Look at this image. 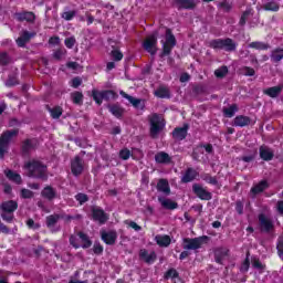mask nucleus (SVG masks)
<instances>
[{
  "mask_svg": "<svg viewBox=\"0 0 283 283\" xmlns=\"http://www.w3.org/2000/svg\"><path fill=\"white\" fill-rule=\"evenodd\" d=\"M46 109L50 113L51 118H53L54 120H59V118L63 116V107L61 106H55L53 108L50 106H46Z\"/></svg>",
  "mask_w": 283,
  "mask_h": 283,
  "instance_id": "obj_35",
  "label": "nucleus"
},
{
  "mask_svg": "<svg viewBox=\"0 0 283 283\" xmlns=\"http://www.w3.org/2000/svg\"><path fill=\"white\" fill-rule=\"evenodd\" d=\"M29 171L30 178H36L38 180H48V166L39 160L28 161L24 165Z\"/></svg>",
  "mask_w": 283,
  "mask_h": 283,
  "instance_id": "obj_1",
  "label": "nucleus"
},
{
  "mask_svg": "<svg viewBox=\"0 0 283 283\" xmlns=\"http://www.w3.org/2000/svg\"><path fill=\"white\" fill-rule=\"evenodd\" d=\"M39 147V139L38 138H25L22 140L20 146V153L22 158H30V154L34 151Z\"/></svg>",
  "mask_w": 283,
  "mask_h": 283,
  "instance_id": "obj_7",
  "label": "nucleus"
},
{
  "mask_svg": "<svg viewBox=\"0 0 283 283\" xmlns=\"http://www.w3.org/2000/svg\"><path fill=\"white\" fill-rule=\"evenodd\" d=\"M102 94V101H116L118 98V93H116L114 90H104L101 91Z\"/></svg>",
  "mask_w": 283,
  "mask_h": 283,
  "instance_id": "obj_34",
  "label": "nucleus"
},
{
  "mask_svg": "<svg viewBox=\"0 0 283 283\" xmlns=\"http://www.w3.org/2000/svg\"><path fill=\"white\" fill-rule=\"evenodd\" d=\"M157 191L169 196V193H171V187H169V181L167 179H159L157 182Z\"/></svg>",
  "mask_w": 283,
  "mask_h": 283,
  "instance_id": "obj_30",
  "label": "nucleus"
},
{
  "mask_svg": "<svg viewBox=\"0 0 283 283\" xmlns=\"http://www.w3.org/2000/svg\"><path fill=\"white\" fill-rule=\"evenodd\" d=\"M252 120L251 117L247 115H238L233 119V126L234 127H249L251 125Z\"/></svg>",
  "mask_w": 283,
  "mask_h": 283,
  "instance_id": "obj_25",
  "label": "nucleus"
},
{
  "mask_svg": "<svg viewBox=\"0 0 283 283\" xmlns=\"http://www.w3.org/2000/svg\"><path fill=\"white\" fill-rule=\"evenodd\" d=\"M0 216H1V219L4 222H8L9 224H12V222L14 221V212L2 211Z\"/></svg>",
  "mask_w": 283,
  "mask_h": 283,
  "instance_id": "obj_50",
  "label": "nucleus"
},
{
  "mask_svg": "<svg viewBox=\"0 0 283 283\" xmlns=\"http://www.w3.org/2000/svg\"><path fill=\"white\" fill-rule=\"evenodd\" d=\"M188 132H189V124H184L182 127H176L172 130V138L175 140H185V138H187Z\"/></svg>",
  "mask_w": 283,
  "mask_h": 283,
  "instance_id": "obj_21",
  "label": "nucleus"
},
{
  "mask_svg": "<svg viewBox=\"0 0 283 283\" xmlns=\"http://www.w3.org/2000/svg\"><path fill=\"white\" fill-rule=\"evenodd\" d=\"M251 253L247 252L244 261L241 263L240 271L241 273H249V269L251 268Z\"/></svg>",
  "mask_w": 283,
  "mask_h": 283,
  "instance_id": "obj_41",
  "label": "nucleus"
},
{
  "mask_svg": "<svg viewBox=\"0 0 283 283\" xmlns=\"http://www.w3.org/2000/svg\"><path fill=\"white\" fill-rule=\"evenodd\" d=\"M81 85H83V80L80 76L73 77L71 80V87H73L74 90H78Z\"/></svg>",
  "mask_w": 283,
  "mask_h": 283,
  "instance_id": "obj_62",
  "label": "nucleus"
},
{
  "mask_svg": "<svg viewBox=\"0 0 283 283\" xmlns=\"http://www.w3.org/2000/svg\"><path fill=\"white\" fill-rule=\"evenodd\" d=\"M108 112L118 120H123V116H125V108L120 106V104H108Z\"/></svg>",
  "mask_w": 283,
  "mask_h": 283,
  "instance_id": "obj_18",
  "label": "nucleus"
},
{
  "mask_svg": "<svg viewBox=\"0 0 283 283\" xmlns=\"http://www.w3.org/2000/svg\"><path fill=\"white\" fill-rule=\"evenodd\" d=\"M92 98H93V101H95V103H96L97 105H103V97H102L101 91H98V90H93V91H92Z\"/></svg>",
  "mask_w": 283,
  "mask_h": 283,
  "instance_id": "obj_52",
  "label": "nucleus"
},
{
  "mask_svg": "<svg viewBox=\"0 0 283 283\" xmlns=\"http://www.w3.org/2000/svg\"><path fill=\"white\" fill-rule=\"evenodd\" d=\"M92 211V219L94 222H98L99 224H105L109 220V216L105 212V210L101 208L93 207Z\"/></svg>",
  "mask_w": 283,
  "mask_h": 283,
  "instance_id": "obj_14",
  "label": "nucleus"
},
{
  "mask_svg": "<svg viewBox=\"0 0 283 283\" xmlns=\"http://www.w3.org/2000/svg\"><path fill=\"white\" fill-rule=\"evenodd\" d=\"M19 136V128L4 130L0 136V158H6V154L10 149V143H12V138H17Z\"/></svg>",
  "mask_w": 283,
  "mask_h": 283,
  "instance_id": "obj_4",
  "label": "nucleus"
},
{
  "mask_svg": "<svg viewBox=\"0 0 283 283\" xmlns=\"http://www.w3.org/2000/svg\"><path fill=\"white\" fill-rule=\"evenodd\" d=\"M104 248L101 243H94L93 245V253L95 255H103Z\"/></svg>",
  "mask_w": 283,
  "mask_h": 283,
  "instance_id": "obj_64",
  "label": "nucleus"
},
{
  "mask_svg": "<svg viewBox=\"0 0 283 283\" xmlns=\"http://www.w3.org/2000/svg\"><path fill=\"white\" fill-rule=\"evenodd\" d=\"M111 56L114 61H123V52H120V50L118 49H114L112 52H111Z\"/></svg>",
  "mask_w": 283,
  "mask_h": 283,
  "instance_id": "obj_59",
  "label": "nucleus"
},
{
  "mask_svg": "<svg viewBox=\"0 0 283 283\" xmlns=\"http://www.w3.org/2000/svg\"><path fill=\"white\" fill-rule=\"evenodd\" d=\"M149 136L150 138H158V134L163 132L167 125L165 118L158 115V113H154L149 118Z\"/></svg>",
  "mask_w": 283,
  "mask_h": 283,
  "instance_id": "obj_3",
  "label": "nucleus"
},
{
  "mask_svg": "<svg viewBox=\"0 0 283 283\" xmlns=\"http://www.w3.org/2000/svg\"><path fill=\"white\" fill-rule=\"evenodd\" d=\"M179 275L178 270L172 268L165 273V279L169 280V277H171V280H176V277H179Z\"/></svg>",
  "mask_w": 283,
  "mask_h": 283,
  "instance_id": "obj_55",
  "label": "nucleus"
},
{
  "mask_svg": "<svg viewBox=\"0 0 283 283\" xmlns=\"http://www.w3.org/2000/svg\"><path fill=\"white\" fill-rule=\"evenodd\" d=\"M209 240L210 238L208 235L185 238L182 249H185V251H198V249H202V244H208Z\"/></svg>",
  "mask_w": 283,
  "mask_h": 283,
  "instance_id": "obj_5",
  "label": "nucleus"
},
{
  "mask_svg": "<svg viewBox=\"0 0 283 283\" xmlns=\"http://www.w3.org/2000/svg\"><path fill=\"white\" fill-rule=\"evenodd\" d=\"M27 43H30L31 39H34L36 36V33L30 32V31H23L20 35Z\"/></svg>",
  "mask_w": 283,
  "mask_h": 283,
  "instance_id": "obj_61",
  "label": "nucleus"
},
{
  "mask_svg": "<svg viewBox=\"0 0 283 283\" xmlns=\"http://www.w3.org/2000/svg\"><path fill=\"white\" fill-rule=\"evenodd\" d=\"M85 171V161H83V158L81 156H75L71 160V174H73L75 177L81 176Z\"/></svg>",
  "mask_w": 283,
  "mask_h": 283,
  "instance_id": "obj_11",
  "label": "nucleus"
},
{
  "mask_svg": "<svg viewBox=\"0 0 283 283\" xmlns=\"http://www.w3.org/2000/svg\"><path fill=\"white\" fill-rule=\"evenodd\" d=\"M198 178V172L193 168H187L186 172L184 174L181 178V182L187 184V182H193Z\"/></svg>",
  "mask_w": 283,
  "mask_h": 283,
  "instance_id": "obj_29",
  "label": "nucleus"
},
{
  "mask_svg": "<svg viewBox=\"0 0 283 283\" xmlns=\"http://www.w3.org/2000/svg\"><path fill=\"white\" fill-rule=\"evenodd\" d=\"M283 85L279 84L276 86L268 87L263 91V94L265 96H269L270 98H277L282 94Z\"/></svg>",
  "mask_w": 283,
  "mask_h": 283,
  "instance_id": "obj_26",
  "label": "nucleus"
},
{
  "mask_svg": "<svg viewBox=\"0 0 283 283\" xmlns=\"http://www.w3.org/2000/svg\"><path fill=\"white\" fill-rule=\"evenodd\" d=\"M75 200L80 205H85V202L90 201V197L86 193L80 192V193L75 195Z\"/></svg>",
  "mask_w": 283,
  "mask_h": 283,
  "instance_id": "obj_53",
  "label": "nucleus"
},
{
  "mask_svg": "<svg viewBox=\"0 0 283 283\" xmlns=\"http://www.w3.org/2000/svg\"><path fill=\"white\" fill-rule=\"evenodd\" d=\"M119 94L123 98H126L135 109H145V99L136 98L125 91H119Z\"/></svg>",
  "mask_w": 283,
  "mask_h": 283,
  "instance_id": "obj_16",
  "label": "nucleus"
},
{
  "mask_svg": "<svg viewBox=\"0 0 283 283\" xmlns=\"http://www.w3.org/2000/svg\"><path fill=\"white\" fill-rule=\"evenodd\" d=\"M155 163L158 165H169L171 163V156L165 151H159L155 155Z\"/></svg>",
  "mask_w": 283,
  "mask_h": 283,
  "instance_id": "obj_27",
  "label": "nucleus"
},
{
  "mask_svg": "<svg viewBox=\"0 0 283 283\" xmlns=\"http://www.w3.org/2000/svg\"><path fill=\"white\" fill-rule=\"evenodd\" d=\"M143 49L151 56H156V52H158V32L148 35L144 40Z\"/></svg>",
  "mask_w": 283,
  "mask_h": 283,
  "instance_id": "obj_8",
  "label": "nucleus"
},
{
  "mask_svg": "<svg viewBox=\"0 0 283 283\" xmlns=\"http://www.w3.org/2000/svg\"><path fill=\"white\" fill-rule=\"evenodd\" d=\"M42 198H45V200H49L52 202V200H55V198H60L59 192H56V189L52 186H46L41 191Z\"/></svg>",
  "mask_w": 283,
  "mask_h": 283,
  "instance_id": "obj_22",
  "label": "nucleus"
},
{
  "mask_svg": "<svg viewBox=\"0 0 283 283\" xmlns=\"http://www.w3.org/2000/svg\"><path fill=\"white\" fill-rule=\"evenodd\" d=\"M192 193L199 198V200L209 201L213 198V195L209 192L202 185L193 184L192 185Z\"/></svg>",
  "mask_w": 283,
  "mask_h": 283,
  "instance_id": "obj_12",
  "label": "nucleus"
},
{
  "mask_svg": "<svg viewBox=\"0 0 283 283\" xmlns=\"http://www.w3.org/2000/svg\"><path fill=\"white\" fill-rule=\"evenodd\" d=\"M154 95L157 98H171V91L165 86H159L155 92Z\"/></svg>",
  "mask_w": 283,
  "mask_h": 283,
  "instance_id": "obj_33",
  "label": "nucleus"
},
{
  "mask_svg": "<svg viewBox=\"0 0 283 283\" xmlns=\"http://www.w3.org/2000/svg\"><path fill=\"white\" fill-rule=\"evenodd\" d=\"M159 202L164 209H167L168 211H174L178 209V202L171 200V199H163L159 198Z\"/></svg>",
  "mask_w": 283,
  "mask_h": 283,
  "instance_id": "obj_32",
  "label": "nucleus"
},
{
  "mask_svg": "<svg viewBox=\"0 0 283 283\" xmlns=\"http://www.w3.org/2000/svg\"><path fill=\"white\" fill-rule=\"evenodd\" d=\"M248 48H251V50L266 51L271 48V45H269V43L266 42L254 41V42H251L248 45Z\"/></svg>",
  "mask_w": 283,
  "mask_h": 283,
  "instance_id": "obj_39",
  "label": "nucleus"
},
{
  "mask_svg": "<svg viewBox=\"0 0 283 283\" xmlns=\"http://www.w3.org/2000/svg\"><path fill=\"white\" fill-rule=\"evenodd\" d=\"M20 197L23 198V200H31V198H34V191L22 188L20 190Z\"/></svg>",
  "mask_w": 283,
  "mask_h": 283,
  "instance_id": "obj_49",
  "label": "nucleus"
},
{
  "mask_svg": "<svg viewBox=\"0 0 283 283\" xmlns=\"http://www.w3.org/2000/svg\"><path fill=\"white\" fill-rule=\"evenodd\" d=\"M178 41L176 40V35L171 32V29H166V40L163 43L161 56H169L172 50L176 48Z\"/></svg>",
  "mask_w": 283,
  "mask_h": 283,
  "instance_id": "obj_6",
  "label": "nucleus"
},
{
  "mask_svg": "<svg viewBox=\"0 0 283 283\" xmlns=\"http://www.w3.org/2000/svg\"><path fill=\"white\" fill-rule=\"evenodd\" d=\"M4 176L6 178H8V180H11V182H15V185H21V182H23L21 175H19L18 172H14L13 170H10V169L4 170Z\"/></svg>",
  "mask_w": 283,
  "mask_h": 283,
  "instance_id": "obj_31",
  "label": "nucleus"
},
{
  "mask_svg": "<svg viewBox=\"0 0 283 283\" xmlns=\"http://www.w3.org/2000/svg\"><path fill=\"white\" fill-rule=\"evenodd\" d=\"M15 17L20 23H23V21H27V23H34L36 21V14L32 11L18 12L15 13Z\"/></svg>",
  "mask_w": 283,
  "mask_h": 283,
  "instance_id": "obj_19",
  "label": "nucleus"
},
{
  "mask_svg": "<svg viewBox=\"0 0 283 283\" xmlns=\"http://www.w3.org/2000/svg\"><path fill=\"white\" fill-rule=\"evenodd\" d=\"M276 250L279 258H283V235L277 238Z\"/></svg>",
  "mask_w": 283,
  "mask_h": 283,
  "instance_id": "obj_58",
  "label": "nucleus"
},
{
  "mask_svg": "<svg viewBox=\"0 0 283 283\" xmlns=\"http://www.w3.org/2000/svg\"><path fill=\"white\" fill-rule=\"evenodd\" d=\"M214 255V262L217 264H224V260L229 258V249L226 247H218L212 250Z\"/></svg>",
  "mask_w": 283,
  "mask_h": 283,
  "instance_id": "obj_15",
  "label": "nucleus"
},
{
  "mask_svg": "<svg viewBox=\"0 0 283 283\" xmlns=\"http://www.w3.org/2000/svg\"><path fill=\"white\" fill-rule=\"evenodd\" d=\"M1 211H4L6 213H14L17 209H19V202L14 200H8L0 205Z\"/></svg>",
  "mask_w": 283,
  "mask_h": 283,
  "instance_id": "obj_23",
  "label": "nucleus"
},
{
  "mask_svg": "<svg viewBox=\"0 0 283 283\" xmlns=\"http://www.w3.org/2000/svg\"><path fill=\"white\" fill-rule=\"evenodd\" d=\"M251 262L253 269H256V271H264V269H266V265L262 264V261H260L256 256H252Z\"/></svg>",
  "mask_w": 283,
  "mask_h": 283,
  "instance_id": "obj_47",
  "label": "nucleus"
},
{
  "mask_svg": "<svg viewBox=\"0 0 283 283\" xmlns=\"http://www.w3.org/2000/svg\"><path fill=\"white\" fill-rule=\"evenodd\" d=\"M77 237L82 241V245H81L82 249H90V247H92V241L90 240V237L85 232L83 231L77 232Z\"/></svg>",
  "mask_w": 283,
  "mask_h": 283,
  "instance_id": "obj_38",
  "label": "nucleus"
},
{
  "mask_svg": "<svg viewBox=\"0 0 283 283\" xmlns=\"http://www.w3.org/2000/svg\"><path fill=\"white\" fill-rule=\"evenodd\" d=\"M174 6L179 10H196V0H172Z\"/></svg>",
  "mask_w": 283,
  "mask_h": 283,
  "instance_id": "obj_17",
  "label": "nucleus"
},
{
  "mask_svg": "<svg viewBox=\"0 0 283 283\" xmlns=\"http://www.w3.org/2000/svg\"><path fill=\"white\" fill-rule=\"evenodd\" d=\"M258 220L260 231H262V233H271V231H275V224L273 223V220L266 214L260 213L258 216Z\"/></svg>",
  "mask_w": 283,
  "mask_h": 283,
  "instance_id": "obj_9",
  "label": "nucleus"
},
{
  "mask_svg": "<svg viewBox=\"0 0 283 283\" xmlns=\"http://www.w3.org/2000/svg\"><path fill=\"white\" fill-rule=\"evenodd\" d=\"M65 218V213H53L45 218V226L46 229H50L52 233H59L61 229H54L56 224L59 223V220H63Z\"/></svg>",
  "mask_w": 283,
  "mask_h": 283,
  "instance_id": "obj_10",
  "label": "nucleus"
},
{
  "mask_svg": "<svg viewBox=\"0 0 283 283\" xmlns=\"http://www.w3.org/2000/svg\"><path fill=\"white\" fill-rule=\"evenodd\" d=\"M201 180H205L208 185H213L214 187L218 185V178L209 175V174H202Z\"/></svg>",
  "mask_w": 283,
  "mask_h": 283,
  "instance_id": "obj_46",
  "label": "nucleus"
},
{
  "mask_svg": "<svg viewBox=\"0 0 283 283\" xmlns=\"http://www.w3.org/2000/svg\"><path fill=\"white\" fill-rule=\"evenodd\" d=\"M65 56H67V49L63 48V46L55 49L52 53V57L55 61H63V59H65Z\"/></svg>",
  "mask_w": 283,
  "mask_h": 283,
  "instance_id": "obj_36",
  "label": "nucleus"
},
{
  "mask_svg": "<svg viewBox=\"0 0 283 283\" xmlns=\"http://www.w3.org/2000/svg\"><path fill=\"white\" fill-rule=\"evenodd\" d=\"M130 156H132V150H129V148H124L119 150V158L122 160H129Z\"/></svg>",
  "mask_w": 283,
  "mask_h": 283,
  "instance_id": "obj_56",
  "label": "nucleus"
},
{
  "mask_svg": "<svg viewBox=\"0 0 283 283\" xmlns=\"http://www.w3.org/2000/svg\"><path fill=\"white\" fill-rule=\"evenodd\" d=\"M158 247H169L171 244V237L165 234V235H157L155 238Z\"/></svg>",
  "mask_w": 283,
  "mask_h": 283,
  "instance_id": "obj_40",
  "label": "nucleus"
},
{
  "mask_svg": "<svg viewBox=\"0 0 283 283\" xmlns=\"http://www.w3.org/2000/svg\"><path fill=\"white\" fill-rule=\"evenodd\" d=\"M209 48L211 50H223L224 52H235L238 50V44L231 38H219L213 39L209 42Z\"/></svg>",
  "mask_w": 283,
  "mask_h": 283,
  "instance_id": "obj_2",
  "label": "nucleus"
},
{
  "mask_svg": "<svg viewBox=\"0 0 283 283\" xmlns=\"http://www.w3.org/2000/svg\"><path fill=\"white\" fill-rule=\"evenodd\" d=\"M269 187H271V185H269V181L266 179H263L251 188V193L258 196L259 193L266 191Z\"/></svg>",
  "mask_w": 283,
  "mask_h": 283,
  "instance_id": "obj_24",
  "label": "nucleus"
},
{
  "mask_svg": "<svg viewBox=\"0 0 283 283\" xmlns=\"http://www.w3.org/2000/svg\"><path fill=\"white\" fill-rule=\"evenodd\" d=\"M238 112V104H232L228 108H223V114L226 118H233Z\"/></svg>",
  "mask_w": 283,
  "mask_h": 283,
  "instance_id": "obj_42",
  "label": "nucleus"
},
{
  "mask_svg": "<svg viewBox=\"0 0 283 283\" xmlns=\"http://www.w3.org/2000/svg\"><path fill=\"white\" fill-rule=\"evenodd\" d=\"M263 10H265V12H280V4L275 1L266 2L263 6Z\"/></svg>",
  "mask_w": 283,
  "mask_h": 283,
  "instance_id": "obj_43",
  "label": "nucleus"
},
{
  "mask_svg": "<svg viewBox=\"0 0 283 283\" xmlns=\"http://www.w3.org/2000/svg\"><path fill=\"white\" fill-rule=\"evenodd\" d=\"M101 240L104 244H107L108 247H114V244H116V240H118V232H116L115 230H102Z\"/></svg>",
  "mask_w": 283,
  "mask_h": 283,
  "instance_id": "obj_13",
  "label": "nucleus"
},
{
  "mask_svg": "<svg viewBox=\"0 0 283 283\" xmlns=\"http://www.w3.org/2000/svg\"><path fill=\"white\" fill-rule=\"evenodd\" d=\"M64 45L69 50H72L74 48V45H76V38H74V36L66 38L64 40Z\"/></svg>",
  "mask_w": 283,
  "mask_h": 283,
  "instance_id": "obj_57",
  "label": "nucleus"
},
{
  "mask_svg": "<svg viewBox=\"0 0 283 283\" xmlns=\"http://www.w3.org/2000/svg\"><path fill=\"white\" fill-rule=\"evenodd\" d=\"M205 154V148H202V144L197 145L193 149H192V160H200V156H202Z\"/></svg>",
  "mask_w": 283,
  "mask_h": 283,
  "instance_id": "obj_44",
  "label": "nucleus"
},
{
  "mask_svg": "<svg viewBox=\"0 0 283 283\" xmlns=\"http://www.w3.org/2000/svg\"><path fill=\"white\" fill-rule=\"evenodd\" d=\"M259 156L261 160H264L265 163H270V160H273V158H275V153H273V150L268 146L262 145L259 148Z\"/></svg>",
  "mask_w": 283,
  "mask_h": 283,
  "instance_id": "obj_20",
  "label": "nucleus"
},
{
  "mask_svg": "<svg viewBox=\"0 0 283 283\" xmlns=\"http://www.w3.org/2000/svg\"><path fill=\"white\" fill-rule=\"evenodd\" d=\"M69 242L73 249H81V244H78V238L75 234L70 235Z\"/></svg>",
  "mask_w": 283,
  "mask_h": 283,
  "instance_id": "obj_60",
  "label": "nucleus"
},
{
  "mask_svg": "<svg viewBox=\"0 0 283 283\" xmlns=\"http://www.w3.org/2000/svg\"><path fill=\"white\" fill-rule=\"evenodd\" d=\"M271 62L272 63H280L283 59V49L282 48H276L272 51L270 55Z\"/></svg>",
  "mask_w": 283,
  "mask_h": 283,
  "instance_id": "obj_37",
  "label": "nucleus"
},
{
  "mask_svg": "<svg viewBox=\"0 0 283 283\" xmlns=\"http://www.w3.org/2000/svg\"><path fill=\"white\" fill-rule=\"evenodd\" d=\"M76 17V11H65L62 13V19H64V21H72V19H74Z\"/></svg>",
  "mask_w": 283,
  "mask_h": 283,
  "instance_id": "obj_63",
  "label": "nucleus"
},
{
  "mask_svg": "<svg viewBox=\"0 0 283 283\" xmlns=\"http://www.w3.org/2000/svg\"><path fill=\"white\" fill-rule=\"evenodd\" d=\"M10 61H12V59L10 57L8 52L0 53V65L2 66L10 65Z\"/></svg>",
  "mask_w": 283,
  "mask_h": 283,
  "instance_id": "obj_51",
  "label": "nucleus"
},
{
  "mask_svg": "<svg viewBox=\"0 0 283 283\" xmlns=\"http://www.w3.org/2000/svg\"><path fill=\"white\" fill-rule=\"evenodd\" d=\"M139 256L146 262V264H154L156 262V252H148L147 250H140Z\"/></svg>",
  "mask_w": 283,
  "mask_h": 283,
  "instance_id": "obj_28",
  "label": "nucleus"
},
{
  "mask_svg": "<svg viewBox=\"0 0 283 283\" xmlns=\"http://www.w3.org/2000/svg\"><path fill=\"white\" fill-rule=\"evenodd\" d=\"M14 85H19V78L15 75H9L8 80L6 81L7 87H14Z\"/></svg>",
  "mask_w": 283,
  "mask_h": 283,
  "instance_id": "obj_54",
  "label": "nucleus"
},
{
  "mask_svg": "<svg viewBox=\"0 0 283 283\" xmlns=\"http://www.w3.org/2000/svg\"><path fill=\"white\" fill-rule=\"evenodd\" d=\"M71 98L74 105H83V93L75 91L71 93Z\"/></svg>",
  "mask_w": 283,
  "mask_h": 283,
  "instance_id": "obj_45",
  "label": "nucleus"
},
{
  "mask_svg": "<svg viewBox=\"0 0 283 283\" xmlns=\"http://www.w3.org/2000/svg\"><path fill=\"white\" fill-rule=\"evenodd\" d=\"M227 74H229V67H227V65H223L220 69L214 71V76L217 78H224V76H227Z\"/></svg>",
  "mask_w": 283,
  "mask_h": 283,
  "instance_id": "obj_48",
  "label": "nucleus"
}]
</instances>
